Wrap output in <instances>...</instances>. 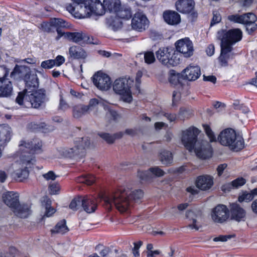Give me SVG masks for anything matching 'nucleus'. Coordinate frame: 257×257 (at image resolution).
I'll return each mask as SVG.
<instances>
[{
	"instance_id": "33",
	"label": "nucleus",
	"mask_w": 257,
	"mask_h": 257,
	"mask_svg": "<svg viewBox=\"0 0 257 257\" xmlns=\"http://www.w3.org/2000/svg\"><path fill=\"white\" fill-rule=\"evenodd\" d=\"M249 14L250 13H245L241 15L239 14L231 15L228 16L227 19L234 23L244 24L245 22H247Z\"/></svg>"
},
{
	"instance_id": "38",
	"label": "nucleus",
	"mask_w": 257,
	"mask_h": 257,
	"mask_svg": "<svg viewBox=\"0 0 257 257\" xmlns=\"http://www.w3.org/2000/svg\"><path fill=\"white\" fill-rule=\"evenodd\" d=\"M182 78L183 77L182 75V73H176L173 70L170 71L169 81L172 85L175 86L181 84Z\"/></svg>"
},
{
	"instance_id": "52",
	"label": "nucleus",
	"mask_w": 257,
	"mask_h": 257,
	"mask_svg": "<svg viewBox=\"0 0 257 257\" xmlns=\"http://www.w3.org/2000/svg\"><path fill=\"white\" fill-rule=\"evenodd\" d=\"M54 63L53 59H49L41 62V67L45 69H50L54 67Z\"/></svg>"
},
{
	"instance_id": "37",
	"label": "nucleus",
	"mask_w": 257,
	"mask_h": 257,
	"mask_svg": "<svg viewBox=\"0 0 257 257\" xmlns=\"http://www.w3.org/2000/svg\"><path fill=\"white\" fill-rule=\"evenodd\" d=\"M66 224V222L65 219L61 220L57 223L53 229H51V232L52 233L64 234L68 232L69 229Z\"/></svg>"
},
{
	"instance_id": "20",
	"label": "nucleus",
	"mask_w": 257,
	"mask_h": 257,
	"mask_svg": "<svg viewBox=\"0 0 257 257\" xmlns=\"http://www.w3.org/2000/svg\"><path fill=\"white\" fill-rule=\"evenodd\" d=\"M202 213L197 209L188 210L186 213V217L192 221V224L188 225V227L197 230L199 228L197 220L201 217Z\"/></svg>"
},
{
	"instance_id": "48",
	"label": "nucleus",
	"mask_w": 257,
	"mask_h": 257,
	"mask_svg": "<svg viewBox=\"0 0 257 257\" xmlns=\"http://www.w3.org/2000/svg\"><path fill=\"white\" fill-rule=\"evenodd\" d=\"M151 175H153L156 177H161L165 174L164 171L159 167H151L150 168Z\"/></svg>"
},
{
	"instance_id": "53",
	"label": "nucleus",
	"mask_w": 257,
	"mask_h": 257,
	"mask_svg": "<svg viewBox=\"0 0 257 257\" xmlns=\"http://www.w3.org/2000/svg\"><path fill=\"white\" fill-rule=\"evenodd\" d=\"M58 107L59 109L62 110H65L69 107V104L64 100L62 92L60 94V100Z\"/></svg>"
},
{
	"instance_id": "51",
	"label": "nucleus",
	"mask_w": 257,
	"mask_h": 257,
	"mask_svg": "<svg viewBox=\"0 0 257 257\" xmlns=\"http://www.w3.org/2000/svg\"><path fill=\"white\" fill-rule=\"evenodd\" d=\"M231 183L234 188H238L244 185L246 180L242 177H239L232 181Z\"/></svg>"
},
{
	"instance_id": "1",
	"label": "nucleus",
	"mask_w": 257,
	"mask_h": 257,
	"mask_svg": "<svg viewBox=\"0 0 257 257\" xmlns=\"http://www.w3.org/2000/svg\"><path fill=\"white\" fill-rule=\"evenodd\" d=\"M143 192L140 189L130 190L128 188L120 187L112 192L100 196V200L108 210L113 206L120 212L127 211L135 202H137L143 196Z\"/></svg>"
},
{
	"instance_id": "29",
	"label": "nucleus",
	"mask_w": 257,
	"mask_h": 257,
	"mask_svg": "<svg viewBox=\"0 0 257 257\" xmlns=\"http://www.w3.org/2000/svg\"><path fill=\"white\" fill-rule=\"evenodd\" d=\"M163 18L167 24L171 25L178 24L181 20L180 15L177 12L171 11L164 12Z\"/></svg>"
},
{
	"instance_id": "63",
	"label": "nucleus",
	"mask_w": 257,
	"mask_h": 257,
	"mask_svg": "<svg viewBox=\"0 0 257 257\" xmlns=\"http://www.w3.org/2000/svg\"><path fill=\"white\" fill-rule=\"evenodd\" d=\"M215 47L214 45L210 44L208 46L206 52L208 56H211L214 53Z\"/></svg>"
},
{
	"instance_id": "40",
	"label": "nucleus",
	"mask_w": 257,
	"mask_h": 257,
	"mask_svg": "<svg viewBox=\"0 0 257 257\" xmlns=\"http://www.w3.org/2000/svg\"><path fill=\"white\" fill-rule=\"evenodd\" d=\"M76 181L80 183H84L87 185L93 184L95 181V177L92 175H82L77 178Z\"/></svg>"
},
{
	"instance_id": "50",
	"label": "nucleus",
	"mask_w": 257,
	"mask_h": 257,
	"mask_svg": "<svg viewBox=\"0 0 257 257\" xmlns=\"http://www.w3.org/2000/svg\"><path fill=\"white\" fill-rule=\"evenodd\" d=\"M52 23L55 27H57L56 30L60 28L62 31L61 28L66 27L65 25L66 22L61 19L55 18L52 21Z\"/></svg>"
},
{
	"instance_id": "44",
	"label": "nucleus",
	"mask_w": 257,
	"mask_h": 257,
	"mask_svg": "<svg viewBox=\"0 0 257 257\" xmlns=\"http://www.w3.org/2000/svg\"><path fill=\"white\" fill-rule=\"evenodd\" d=\"M144 60L148 64L153 63L156 60L154 53L152 51L146 52L144 54Z\"/></svg>"
},
{
	"instance_id": "35",
	"label": "nucleus",
	"mask_w": 257,
	"mask_h": 257,
	"mask_svg": "<svg viewBox=\"0 0 257 257\" xmlns=\"http://www.w3.org/2000/svg\"><path fill=\"white\" fill-rule=\"evenodd\" d=\"M103 4L105 10L107 9L110 12L117 11L120 7V2L119 0H103Z\"/></svg>"
},
{
	"instance_id": "2",
	"label": "nucleus",
	"mask_w": 257,
	"mask_h": 257,
	"mask_svg": "<svg viewBox=\"0 0 257 257\" xmlns=\"http://www.w3.org/2000/svg\"><path fill=\"white\" fill-rule=\"evenodd\" d=\"M19 146L20 161L19 165L22 168L17 169L14 172V176L20 181H22L29 176L28 167H30L33 161L32 154H38L42 152V142L38 139L26 142L21 141Z\"/></svg>"
},
{
	"instance_id": "9",
	"label": "nucleus",
	"mask_w": 257,
	"mask_h": 257,
	"mask_svg": "<svg viewBox=\"0 0 257 257\" xmlns=\"http://www.w3.org/2000/svg\"><path fill=\"white\" fill-rule=\"evenodd\" d=\"M57 36L55 39L58 41L62 36L65 38L75 43L84 42L91 43L89 37L85 33L82 32H67L65 33L60 28L57 29Z\"/></svg>"
},
{
	"instance_id": "41",
	"label": "nucleus",
	"mask_w": 257,
	"mask_h": 257,
	"mask_svg": "<svg viewBox=\"0 0 257 257\" xmlns=\"http://www.w3.org/2000/svg\"><path fill=\"white\" fill-rule=\"evenodd\" d=\"M255 195V194L252 193V190L249 193L245 191L238 196V201L240 203L243 202H248L252 200Z\"/></svg>"
},
{
	"instance_id": "6",
	"label": "nucleus",
	"mask_w": 257,
	"mask_h": 257,
	"mask_svg": "<svg viewBox=\"0 0 257 257\" xmlns=\"http://www.w3.org/2000/svg\"><path fill=\"white\" fill-rule=\"evenodd\" d=\"M134 81L126 78L116 79L113 82L112 87L114 92L121 96L122 99L126 102H131L133 100L131 86Z\"/></svg>"
},
{
	"instance_id": "39",
	"label": "nucleus",
	"mask_w": 257,
	"mask_h": 257,
	"mask_svg": "<svg viewBox=\"0 0 257 257\" xmlns=\"http://www.w3.org/2000/svg\"><path fill=\"white\" fill-rule=\"evenodd\" d=\"M180 55L177 51L174 49V52L171 53L169 58L168 67L176 66L180 64L181 62Z\"/></svg>"
},
{
	"instance_id": "21",
	"label": "nucleus",
	"mask_w": 257,
	"mask_h": 257,
	"mask_svg": "<svg viewBox=\"0 0 257 257\" xmlns=\"http://www.w3.org/2000/svg\"><path fill=\"white\" fill-rule=\"evenodd\" d=\"M81 207L88 213L94 212L97 208V204L95 199L92 196L81 197Z\"/></svg>"
},
{
	"instance_id": "36",
	"label": "nucleus",
	"mask_w": 257,
	"mask_h": 257,
	"mask_svg": "<svg viewBox=\"0 0 257 257\" xmlns=\"http://www.w3.org/2000/svg\"><path fill=\"white\" fill-rule=\"evenodd\" d=\"M117 17L122 19L128 20L132 17L131 9L126 7L120 6L118 10L115 12Z\"/></svg>"
},
{
	"instance_id": "61",
	"label": "nucleus",
	"mask_w": 257,
	"mask_h": 257,
	"mask_svg": "<svg viewBox=\"0 0 257 257\" xmlns=\"http://www.w3.org/2000/svg\"><path fill=\"white\" fill-rule=\"evenodd\" d=\"M24 97L25 94L22 92H19L16 99V102L20 105H23L24 103Z\"/></svg>"
},
{
	"instance_id": "42",
	"label": "nucleus",
	"mask_w": 257,
	"mask_h": 257,
	"mask_svg": "<svg viewBox=\"0 0 257 257\" xmlns=\"http://www.w3.org/2000/svg\"><path fill=\"white\" fill-rule=\"evenodd\" d=\"M81 197L82 196H78L73 199L69 205L70 208L73 210H78L79 207L81 206Z\"/></svg>"
},
{
	"instance_id": "62",
	"label": "nucleus",
	"mask_w": 257,
	"mask_h": 257,
	"mask_svg": "<svg viewBox=\"0 0 257 257\" xmlns=\"http://www.w3.org/2000/svg\"><path fill=\"white\" fill-rule=\"evenodd\" d=\"M231 238L230 235H220L213 239L214 241H226Z\"/></svg>"
},
{
	"instance_id": "8",
	"label": "nucleus",
	"mask_w": 257,
	"mask_h": 257,
	"mask_svg": "<svg viewBox=\"0 0 257 257\" xmlns=\"http://www.w3.org/2000/svg\"><path fill=\"white\" fill-rule=\"evenodd\" d=\"M90 144V141L87 137L78 138L75 141L74 147L61 148L59 150V152L64 157L72 158L82 153L86 148L88 147Z\"/></svg>"
},
{
	"instance_id": "45",
	"label": "nucleus",
	"mask_w": 257,
	"mask_h": 257,
	"mask_svg": "<svg viewBox=\"0 0 257 257\" xmlns=\"http://www.w3.org/2000/svg\"><path fill=\"white\" fill-rule=\"evenodd\" d=\"M51 204V201L47 199L45 204L46 212L44 216L50 217L55 212V209L50 206Z\"/></svg>"
},
{
	"instance_id": "46",
	"label": "nucleus",
	"mask_w": 257,
	"mask_h": 257,
	"mask_svg": "<svg viewBox=\"0 0 257 257\" xmlns=\"http://www.w3.org/2000/svg\"><path fill=\"white\" fill-rule=\"evenodd\" d=\"M203 126L210 141L211 142L216 141V137L210 126L207 124H204Z\"/></svg>"
},
{
	"instance_id": "30",
	"label": "nucleus",
	"mask_w": 257,
	"mask_h": 257,
	"mask_svg": "<svg viewBox=\"0 0 257 257\" xmlns=\"http://www.w3.org/2000/svg\"><path fill=\"white\" fill-rule=\"evenodd\" d=\"M159 159L161 163L166 166H169L172 164L173 160L172 153L165 150H162L160 152Z\"/></svg>"
},
{
	"instance_id": "32",
	"label": "nucleus",
	"mask_w": 257,
	"mask_h": 257,
	"mask_svg": "<svg viewBox=\"0 0 257 257\" xmlns=\"http://www.w3.org/2000/svg\"><path fill=\"white\" fill-rule=\"evenodd\" d=\"M248 20L247 22L244 23L245 25L246 30L249 34H251L255 31L257 28V25L255 23L256 20V17L254 14L250 13L248 16Z\"/></svg>"
},
{
	"instance_id": "23",
	"label": "nucleus",
	"mask_w": 257,
	"mask_h": 257,
	"mask_svg": "<svg viewBox=\"0 0 257 257\" xmlns=\"http://www.w3.org/2000/svg\"><path fill=\"white\" fill-rule=\"evenodd\" d=\"M174 52L172 48L164 47L160 48L156 53L157 58L163 64L168 67L169 58L171 53Z\"/></svg>"
},
{
	"instance_id": "5",
	"label": "nucleus",
	"mask_w": 257,
	"mask_h": 257,
	"mask_svg": "<svg viewBox=\"0 0 257 257\" xmlns=\"http://www.w3.org/2000/svg\"><path fill=\"white\" fill-rule=\"evenodd\" d=\"M218 140L222 145L227 146L231 150L235 152H238L244 148L243 138L239 135H237L232 128L222 131L220 133Z\"/></svg>"
},
{
	"instance_id": "56",
	"label": "nucleus",
	"mask_w": 257,
	"mask_h": 257,
	"mask_svg": "<svg viewBox=\"0 0 257 257\" xmlns=\"http://www.w3.org/2000/svg\"><path fill=\"white\" fill-rule=\"evenodd\" d=\"M190 116V112L184 109H181L179 113V117L180 119L188 118Z\"/></svg>"
},
{
	"instance_id": "57",
	"label": "nucleus",
	"mask_w": 257,
	"mask_h": 257,
	"mask_svg": "<svg viewBox=\"0 0 257 257\" xmlns=\"http://www.w3.org/2000/svg\"><path fill=\"white\" fill-rule=\"evenodd\" d=\"M143 73L141 71H138L136 74V88L139 91H140V84H141V78L142 77Z\"/></svg>"
},
{
	"instance_id": "18",
	"label": "nucleus",
	"mask_w": 257,
	"mask_h": 257,
	"mask_svg": "<svg viewBox=\"0 0 257 257\" xmlns=\"http://www.w3.org/2000/svg\"><path fill=\"white\" fill-rule=\"evenodd\" d=\"M201 75L200 68L198 66L189 65L182 72V75L184 79L188 81H195Z\"/></svg>"
},
{
	"instance_id": "27",
	"label": "nucleus",
	"mask_w": 257,
	"mask_h": 257,
	"mask_svg": "<svg viewBox=\"0 0 257 257\" xmlns=\"http://www.w3.org/2000/svg\"><path fill=\"white\" fill-rule=\"evenodd\" d=\"M69 58L74 59H84L87 57L86 52L80 46H72L69 49Z\"/></svg>"
},
{
	"instance_id": "4",
	"label": "nucleus",
	"mask_w": 257,
	"mask_h": 257,
	"mask_svg": "<svg viewBox=\"0 0 257 257\" xmlns=\"http://www.w3.org/2000/svg\"><path fill=\"white\" fill-rule=\"evenodd\" d=\"M3 199L16 216L21 218H26L30 214V206L25 203H20L18 193L8 191L3 194Z\"/></svg>"
},
{
	"instance_id": "28",
	"label": "nucleus",
	"mask_w": 257,
	"mask_h": 257,
	"mask_svg": "<svg viewBox=\"0 0 257 257\" xmlns=\"http://www.w3.org/2000/svg\"><path fill=\"white\" fill-rule=\"evenodd\" d=\"M26 87L29 89L36 88L38 86L39 80L36 73L30 71V69L28 71L24 79Z\"/></svg>"
},
{
	"instance_id": "60",
	"label": "nucleus",
	"mask_w": 257,
	"mask_h": 257,
	"mask_svg": "<svg viewBox=\"0 0 257 257\" xmlns=\"http://www.w3.org/2000/svg\"><path fill=\"white\" fill-rule=\"evenodd\" d=\"M181 97L180 93L178 91H174L173 93L172 96V104L173 105H176L177 102L180 99Z\"/></svg>"
},
{
	"instance_id": "12",
	"label": "nucleus",
	"mask_w": 257,
	"mask_h": 257,
	"mask_svg": "<svg viewBox=\"0 0 257 257\" xmlns=\"http://www.w3.org/2000/svg\"><path fill=\"white\" fill-rule=\"evenodd\" d=\"M246 212L245 210L239 204L233 203L230 205L229 217L232 220L239 222L246 219Z\"/></svg>"
},
{
	"instance_id": "55",
	"label": "nucleus",
	"mask_w": 257,
	"mask_h": 257,
	"mask_svg": "<svg viewBox=\"0 0 257 257\" xmlns=\"http://www.w3.org/2000/svg\"><path fill=\"white\" fill-rule=\"evenodd\" d=\"M54 66L59 67L62 65L65 61V58L62 55H58L55 59H53Z\"/></svg>"
},
{
	"instance_id": "22",
	"label": "nucleus",
	"mask_w": 257,
	"mask_h": 257,
	"mask_svg": "<svg viewBox=\"0 0 257 257\" xmlns=\"http://www.w3.org/2000/svg\"><path fill=\"white\" fill-rule=\"evenodd\" d=\"M213 184V178L209 175H202L197 177L196 181V187L202 190L209 189Z\"/></svg>"
},
{
	"instance_id": "15",
	"label": "nucleus",
	"mask_w": 257,
	"mask_h": 257,
	"mask_svg": "<svg viewBox=\"0 0 257 257\" xmlns=\"http://www.w3.org/2000/svg\"><path fill=\"white\" fill-rule=\"evenodd\" d=\"M149 21L142 13H137L132 20V26L134 29L138 31L145 30L149 25Z\"/></svg>"
},
{
	"instance_id": "26",
	"label": "nucleus",
	"mask_w": 257,
	"mask_h": 257,
	"mask_svg": "<svg viewBox=\"0 0 257 257\" xmlns=\"http://www.w3.org/2000/svg\"><path fill=\"white\" fill-rule=\"evenodd\" d=\"M29 69L27 67L16 65L13 70L10 74V77L14 80L21 81L23 80L24 81L25 76L28 71H29Z\"/></svg>"
},
{
	"instance_id": "19",
	"label": "nucleus",
	"mask_w": 257,
	"mask_h": 257,
	"mask_svg": "<svg viewBox=\"0 0 257 257\" xmlns=\"http://www.w3.org/2000/svg\"><path fill=\"white\" fill-rule=\"evenodd\" d=\"M220 54L218 59L220 65L222 67H226L228 65V62L230 59L233 58V54L231 53L233 50L232 47L224 46L220 45Z\"/></svg>"
},
{
	"instance_id": "31",
	"label": "nucleus",
	"mask_w": 257,
	"mask_h": 257,
	"mask_svg": "<svg viewBox=\"0 0 257 257\" xmlns=\"http://www.w3.org/2000/svg\"><path fill=\"white\" fill-rule=\"evenodd\" d=\"M89 112L85 105L79 104L73 107L72 114L74 118H79Z\"/></svg>"
},
{
	"instance_id": "43",
	"label": "nucleus",
	"mask_w": 257,
	"mask_h": 257,
	"mask_svg": "<svg viewBox=\"0 0 257 257\" xmlns=\"http://www.w3.org/2000/svg\"><path fill=\"white\" fill-rule=\"evenodd\" d=\"M138 176L139 178L144 181H149L152 178V176L150 174V169L147 171H139L138 172Z\"/></svg>"
},
{
	"instance_id": "54",
	"label": "nucleus",
	"mask_w": 257,
	"mask_h": 257,
	"mask_svg": "<svg viewBox=\"0 0 257 257\" xmlns=\"http://www.w3.org/2000/svg\"><path fill=\"white\" fill-rule=\"evenodd\" d=\"M213 18L212 19L210 26H212L217 23H219L221 20V17L220 14L217 11H213Z\"/></svg>"
},
{
	"instance_id": "59",
	"label": "nucleus",
	"mask_w": 257,
	"mask_h": 257,
	"mask_svg": "<svg viewBox=\"0 0 257 257\" xmlns=\"http://www.w3.org/2000/svg\"><path fill=\"white\" fill-rule=\"evenodd\" d=\"M43 177L47 181L54 180L56 178V175L52 171H50L48 173L43 174Z\"/></svg>"
},
{
	"instance_id": "64",
	"label": "nucleus",
	"mask_w": 257,
	"mask_h": 257,
	"mask_svg": "<svg viewBox=\"0 0 257 257\" xmlns=\"http://www.w3.org/2000/svg\"><path fill=\"white\" fill-rule=\"evenodd\" d=\"M234 188L232 183H227L221 186V190L224 192H229L231 189Z\"/></svg>"
},
{
	"instance_id": "34",
	"label": "nucleus",
	"mask_w": 257,
	"mask_h": 257,
	"mask_svg": "<svg viewBox=\"0 0 257 257\" xmlns=\"http://www.w3.org/2000/svg\"><path fill=\"white\" fill-rule=\"evenodd\" d=\"M124 135L122 132H119L113 135H110L108 133H101L99 136L108 144H112L116 139L121 138Z\"/></svg>"
},
{
	"instance_id": "7",
	"label": "nucleus",
	"mask_w": 257,
	"mask_h": 257,
	"mask_svg": "<svg viewBox=\"0 0 257 257\" xmlns=\"http://www.w3.org/2000/svg\"><path fill=\"white\" fill-rule=\"evenodd\" d=\"M217 38L221 41V45L232 47L240 41L242 38V32L240 29L234 28L229 30H221L217 32Z\"/></svg>"
},
{
	"instance_id": "49",
	"label": "nucleus",
	"mask_w": 257,
	"mask_h": 257,
	"mask_svg": "<svg viewBox=\"0 0 257 257\" xmlns=\"http://www.w3.org/2000/svg\"><path fill=\"white\" fill-rule=\"evenodd\" d=\"M60 190V186L57 183H53L49 186V191L50 194L55 195L59 193Z\"/></svg>"
},
{
	"instance_id": "10",
	"label": "nucleus",
	"mask_w": 257,
	"mask_h": 257,
	"mask_svg": "<svg viewBox=\"0 0 257 257\" xmlns=\"http://www.w3.org/2000/svg\"><path fill=\"white\" fill-rule=\"evenodd\" d=\"M28 99L32 107L38 108L45 106L49 98L46 94V90L40 89L29 95Z\"/></svg>"
},
{
	"instance_id": "58",
	"label": "nucleus",
	"mask_w": 257,
	"mask_h": 257,
	"mask_svg": "<svg viewBox=\"0 0 257 257\" xmlns=\"http://www.w3.org/2000/svg\"><path fill=\"white\" fill-rule=\"evenodd\" d=\"M108 114L109 115L113 120H117L120 118L119 114L114 110L108 108Z\"/></svg>"
},
{
	"instance_id": "17",
	"label": "nucleus",
	"mask_w": 257,
	"mask_h": 257,
	"mask_svg": "<svg viewBox=\"0 0 257 257\" xmlns=\"http://www.w3.org/2000/svg\"><path fill=\"white\" fill-rule=\"evenodd\" d=\"M8 73V70L6 69L4 77L0 78V97H10L13 93V88L12 82L6 79Z\"/></svg>"
},
{
	"instance_id": "11",
	"label": "nucleus",
	"mask_w": 257,
	"mask_h": 257,
	"mask_svg": "<svg viewBox=\"0 0 257 257\" xmlns=\"http://www.w3.org/2000/svg\"><path fill=\"white\" fill-rule=\"evenodd\" d=\"M211 217L215 222L222 223L229 217V209L225 205L219 204L213 209Z\"/></svg>"
},
{
	"instance_id": "24",
	"label": "nucleus",
	"mask_w": 257,
	"mask_h": 257,
	"mask_svg": "<svg viewBox=\"0 0 257 257\" xmlns=\"http://www.w3.org/2000/svg\"><path fill=\"white\" fill-rule=\"evenodd\" d=\"M12 136V130L9 125H0V146L7 145L10 141Z\"/></svg>"
},
{
	"instance_id": "47",
	"label": "nucleus",
	"mask_w": 257,
	"mask_h": 257,
	"mask_svg": "<svg viewBox=\"0 0 257 257\" xmlns=\"http://www.w3.org/2000/svg\"><path fill=\"white\" fill-rule=\"evenodd\" d=\"M102 102L97 98H92L89 100V104L85 106L87 107L88 111L89 112L92 109L94 108L98 105H101Z\"/></svg>"
},
{
	"instance_id": "14",
	"label": "nucleus",
	"mask_w": 257,
	"mask_h": 257,
	"mask_svg": "<svg viewBox=\"0 0 257 257\" xmlns=\"http://www.w3.org/2000/svg\"><path fill=\"white\" fill-rule=\"evenodd\" d=\"M92 81L94 85L101 90H107L110 88V78L105 74L98 72L93 76Z\"/></svg>"
},
{
	"instance_id": "16",
	"label": "nucleus",
	"mask_w": 257,
	"mask_h": 257,
	"mask_svg": "<svg viewBox=\"0 0 257 257\" xmlns=\"http://www.w3.org/2000/svg\"><path fill=\"white\" fill-rule=\"evenodd\" d=\"M85 9L89 11L87 12L88 16L91 14L102 16L105 12L103 3H102L99 0H90L88 5L85 6Z\"/></svg>"
},
{
	"instance_id": "13",
	"label": "nucleus",
	"mask_w": 257,
	"mask_h": 257,
	"mask_svg": "<svg viewBox=\"0 0 257 257\" xmlns=\"http://www.w3.org/2000/svg\"><path fill=\"white\" fill-rule=\"evenodd\" d=\"M175 46L177 51L185 57H189L193 54V44L189 38H186L177 41L175 43Z\"/></svg>"
},
{
	"instance_id": "25",
	"label": "nucleus",
	"mask_w": 257,
	"mask_h": 257,
	"mask_svg": "<svg viewBox=\"0 0 257 257\" xmlns=\"http://www.w3.org/2000/svg\"><path fill=\"white\" fill-rule=\"evenodd\" d=\"M193 0H179L176 3V10L181 13H189L194 9Z\"/></svg>"
},
{
	"instance_id": "3",
	"label": "nucleus",
	"mask_w": 257,
	"mask_h": 257,
	"mask_svg": "<svg viewBox=\"0 0 257 257\" xmlns=\"http://www.w3.org/2000/svg\"><path fill=\"white\" fill-rule=\"evenodd\" d=\"M200 131L196 127L191 126L182 132V142L184 147L192 152L193 150L197 156L202 159H206L212 155L211 145L207 142H197V137Z\"/></svg>"
}]
</instances>
